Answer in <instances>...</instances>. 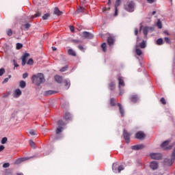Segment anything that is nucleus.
<instances>
[{"label":"nucleus","instance_id":"obj_20","mask_svg":"<svg viewBox=\"0 0 175 175\" xmlns=\"http://www.w3.org/2000/svg\"><path fill=\"white\" fill-rule=\"evenodd\" d=\"M107 44L109 46H113V44H114V38H113L111 36L108 37Z\"/></svg>","mask_w":175,"mask_h":175},{"label":"nucleus","instance_id":"obj_40","mask_svg":"<svg viewBox=\"0 0 175 175\" xmlns=\"http://www.w3.org/2000/svg\"><path fill=\"white\" fill-rule=\"evenodd\" d=\"M6 142H8V137H4L1 139V144H5Z\"/></svg>","mask_w":175,"mask_h":175},{"label":"nucleus","instance_id":"obj_3","mask_svg":"<svg viewBox=\"0 0 175 175\" xmlns=\"http://www.w3.org/2000/svg\"><path fill=\"white\" fill-rule=\"evenodd\" d=\"M118 80L119 95L122 96L123 95L124 92H125V91L124 90V89L121 88L125 87V82L124 81V78L122 77H118Z\"/></svg>","mask_w":175,"mask_h":175},{"label":"nucleus","instance_id":"obj_37","mask_svg":"<svg viewBox=\"0 0 175 175\" xmlns=\"http://www.w3.org/2000/svg\"><path fill=\"white\" fill-rule=\"evenodd\" d=\"M10 79H12V75H9L8 78H5L4 80L3 81L2 83L6 84V83H8V81H9Z\"/></svg>","mask_w":175,"mask_h":175},{"label":"nucleus","instance_id":"obj_21","mask_svg":"<svg viewBox=\"0 0 175 175\" xmlns=\"http://www.w3.org/2000/svg\"><path fill=\"white\" fill-rule=\"evenodd\" d=\"M21 95V90L20 89L15 90L14 92V98H18Z\"/></svg>","mask_w":175,"mask_h":175},{"label":"nucleus","instance_id":"obj_49","mask_svg":"<svg viewBox=\"0 0 175 175\" xmlns=\"http://www.w3.org/2000/svg\"><path fill=\"white\" fill-rule=\"evenodd\" d=\"M7 35L8 36H12V35H13V31H12V29H9L8 31H7Z\"/></svg>","mask_w":175,"mask_h":175},{"label":"nucleus","instance_id":"obj_32","mask_svg":"<svg viewBox=\"0 0 175 175\" xmlns=\"http://www.w3.org/2000/svg\"><path fill=\"white\" fill-rule=\"evenodd\" d=\"M53 94H55L54 91H53V90H48V91L45 92V96H46L53 95Z\"/></svg>","mask_w":175,"mask_h":175},{"label":"nucleus","instance_id":"obj_56","mask_svg":"<svg viewBox=\"0 0 175 175\" xmlns=\"http://www.w3.org/2000/svg\"><path fill=\"white\" fill-rule=\"evenodd\" d=\"M27 77H28V73L25 72L23 75V79H27Z\"/></svg>","mask_w":175,"mask_h":175},{"label":"nucleus","instance_id":"obj_41","mask_svg":"<svg viewBox=\"0 0 175 175\" xmlns=\"http://www.w3.org/2000/svg\"><path fill=\"white\" fill-rule=\"evenodd\" d=\"M50 16V14L47 13L42 16V20H47L49 18V16Z\"/></svg>","mask_w":175,"mask_h":175},{"label":"nucleus","instance_id":"obj_16","mask_svg":"<svg viewBox=\"0 0 175 175\" xmlns=\"http://www.w3.org/2000/svg\"><path fill=\"white\" fill-rule=\"evenodd\" d=\"M118 106L119 107V111L120 113L121 114L122 117H124L125 116V111L124 110V107H122V105L118 103Z\"/></svg>","mask_w":175,"mask_h":175},{"label":"nucleus","instance_id":"obj_24","mask_svg":"<svg viewBox=\"0 0 175 175\" xmlns=\"http://www.w3.org/2000/svg\"><path fill=\"white\" fill-rule=\"evenodd\" d=\"M135 53L137 54V55H142V54H143V52L142 51V50H140V49H139V45H136L135 46Z\"/></svg>","mask_w":175,"mask_h":175},{"label":"nucleus","instance_id":"obj_30","mask_svg":"<svg viewBox=\"0 0 175 175\" xmlns=\"http://www.w3.org/2000/svg\"><path fill=\"white\" fill-rule=\"evenodd\" d=\"M27 85V83H25V81H21L20 83H19V87L21 88H25Z\"/></svg>","mask_w":175,"mask_h":175},{"label":"nucleus","instance_id":"obj_27","mask_svg":"<svg viewBox=\"0 0 175 175\" xmlns=\"http://www.w3.org/2000/svg\"><path fill=\"white\" fill-rule=\"evenodd\" d=\"M116 88V84H114V82H111L109 84V90L111 91H113V90H115Z\"/></svg>","mask_w":175,"mask_h":175},{"label":"nucleus","instance_id":"obj_5","mask_svg":"<svg viewBox=\"0 0 175 175\" xmlns=\"http://www.w3.org/2000/svg\"><path fill=\"white\" fill-rule=\"evenodd\" d=\"M124 9L126 12H129L130 13L135 12V2H129L127 4L124 5Z\"/></svg>","mask_w":175,"mask_h":175},{"label":"nucleus","instance_id":"obj_11","mask_svg":"<svg viewBox=\"0 0 175 175\" xmlns=\"http://www.w3.org/2000/svg\"><path fill=\"white\" fill-rule=\"evenodd\" d=\"M29 57V53H25L21 57L22 59V66H25L27 64V59Z\"/></svg>","mask_w":175,"mask_h":175},{"label":"nucleus","instance_id":"obj_23","mask_svg":"<svg viewBox=\"0 0 175 175\" xmlns=\"http://www.w3.org/2000/svg\"><path fill=\"white\" fill-rule=\"evenodd\" d=\"M55 80L56 83H59V84H61V83H62V77L59 75H55Z\"/></svg>","mask_w":175,"mask_h":175},{"label":"nucleus","instance_id":"obj_57","mask_svg":"<svg viewBox=\"0 0 175 175\" xmlns=\"http://www.w3.org/2000/svg\"><path fill=\"white\" fill-rule=\"evenodd\" d=\"M3 150H5V146L1 145V146H0V152H1V151H3Z\"/></svg>","mask_w":175,"mask_h":175},{"label":"nucleus","instance_id":"obj_28","mask_svg":"<svg viewBox=\"0 0 175 175\" xmlns=\"http://www.w3.org/2000/svg\"><path fill=\"white\" fill-rule=\"evenodd\" d=\"M138 47H140L141 49H146V41L142 40V42L139 44H137Z\"/></svg>","mask_w":175,"mask_h":175},{"label":"nucleus","instance_id":"obj_45","mask_svg":"<svg viewBox=\"0 0 175 175\" xmlns=\"http://www.w3.org/2000/svg\"><path fill=\"white\" fill-rule=\"evenodd\" d=\"M83 12H84V7H80L79 8L77 9L78 13H81Z\"/></svg>","mask_w":175,"mask_h":175},{"label":"nucleus","instance_id":"obj_44","mask_svg":"<svg viewBox=\"0 0 175 175\" xmlns=\"http://www.w3.org/2000/svg\"><path fill=\"white\" fill-rule=\"evenodd\" d=\"M27 65H33V59H29L27 62Z\"/></svg>","mask_w":175,"mask_h":175},{"label":"nucleus","instance_id":"obj_42","mask_svg":"<svg viewBox=\"0 0 175 175\" xmlns=\"http://www.w3.org/2000/svg\"><path fill=\"white\" fill-rule=\"evenodd\" d=\"M23 48V44L21 43H17L16 44V50H20V49Z\"/></svg>","mask_w":175,"mask_h":175},{"label":"nucleus","instance_id":"obj_2","mask_svg":"<svg viewBox=\"0 0 175 175\" xmlns=\"http://www.w3.org/2000/svg\"><path fill=\"white\" fill-rule=\"evenodd\" d=\"M57 125L59 127H57L56 129V137L55 138V140H58V139H61L62 137V135H61L60 133L61 132H62V131H64V127L62 126H65V125H66V123H65L64 120H59L57 122Z\"/></svg>","mask_w":175,"mask_h":175},{"label":"nucleus","instance_id":"obj_43","mask_svg":"<svg viewBox=\"0 0 175 175\" xmlns=\"http://www.w3.org/2000/svg\"><path fill=\"white\" fill-rule=\"evenodd\" d=\"M68 66H64V67H62V68L60 69V71H61V72H66V70H68Z\"/></svg>","mask_w":175,"mask_h":175},{"label":"nucleus","instance_id":"obj_38","mask_svg":"<svg viewBox=\"0 0 175 175\" xmlns=\"http://www.w3.org/2000/svg\"><path fill=\"white\" fill-rule=\"evenodd\" d=\"M110 104H111V106H116V99L113 98H111Z\"/></svg>","mask_w":175,"mask_h":175},{"label":"nucleus","instance_id":"obj_31","mask_svg":"<svg viewBox=\"0 0 175 175\" xmlns=\"http://www.w3.org/2000/svg\"><path fill=\"white\" fill-rule=\"evenodd\" d=\"M156 43L159 46H161L163 44V40L162 38H159V39L157 40Z\"/></svg>","mask_w":175,"mask_h":175},{"label":"nucleus","instance_id":"obj_18","mask_svg":"<svg viewBox=\"0 0 175 175\" xmlns=\"http://www.w3.org/2000/svg\"><path fill=\"white\" fill-rule=\"evenodd\" d=\"M130 100L133 103H136L139 100V96L137 95H133L130 98Z\"/></svg>","mask_w":175,"mask_h":175},{"label":"nucleus","instance_id":"obj_4","mask_svg":"<svg viewBox=\"0 0 175 175\" xmlns=\"http://www.w3.org/2000/svg\"><path fill=\"white\" fill-rule=\"evenodd\" d=\"M175 161V148L172 150V153L171 155V159H164V164L166 166H172L173 163H174Z\"/></svg>","mask_w":175,"mask_h":175},{"label":"nucleus","instance_id":"obj_36","mask_svg":"<svg viewBox=\"0 0 175 175\" xmlns=\"http://www.w3.org/2000/svg\"><path fill=\"white\" fill-rule=\"evenodd\" d=\"M157 27L159 28V29H161V28H162V22H161V20L157 21Z\"/></svg>","mask_w":175,"mask_h":175},{"label":"nucleus","instance_id":"obj_10","mask_svg":"<svg viewBox=\"0 0 175 175\" xmlns=\"http://www.w3.org/2000/svg\"><path fill=\"white\" fill-rule=\"evenodd\" d=\"M135 138L138 139L139 140H143V139L146 138V134L143 131H138L135 134Z\"/></svg>","mask_w":175,"mask_h":175},{"label":"nucleus","instance_id":"obj_6","mask_svg":"<svg viewBox=\"0 0 175 175\" xmlns=\"http://www.w3.org/2000/svg\"><path fill=\"white\" fill-rule=\"evenodd\" d=\"M149 156L152 159H156L157 161H159L162 159V157H163L162 153H159V152H156V153L152 152L149 154Z\"/></svg>","mask_w":175,"mask_h":175},{"label":"nucleus","instance_id":"obj_15","mask_svg":"<svg viewBox=\"0 0 175 175\" xmlns=\"http://www.w3.org/2000/svg\"><path fill=\"white\" fill-rule=\"evenodd\" d=\"M28 159H29V158H28V157L19 158V159H16V161H15V163L16 165H18L19 163H21L22 162H25V161H28Z\"/></svg>","mask_w":175,"mask_h":175},{"label":"nucleus","instance_id":"obj_51","mask_svg":"<svg viewBox=\"0 0 175 175\" xmlns=\"http://www.w3.org/2000/svg\"><path fill=\"white\" fill-rule=\"evenodd\" d=\"M24 27L25 29H29V27H31V25L29 23H26L24 25Z\"/></svg>","mask_w":175,"mask_h":175},{"label":"nucleus","instance_id":"obj_34","mask_svg":"<svg viewBox=\"0 0 175 175\" xmlns=\"http://www.w3.org/2000/svg\"><path fill=\"white\" fill-rule=\"evenodd\" d=\"M42 15V12L41 11H36V14L33 16V18H35V17H40Z\"/></svg>","mask_w":175,"mask_h":175},{"label":"nucleus","instance_id":"obj_59","mask_svg":"<svg viewBox=\"0 0 175 175\" xmlns=\"http://www.w3.org/2000/svg\"><path fill=\"white\" fill-rule=\"evenodd\" d=\"M70 30L71 31V32H75V27L70 26Z\"/></svg>","mask_w":175,"mask_h":175},{"label":"nucleus","instance_id":"obj_33","mask_svg":"<svg viewBox=\"0 0 175 175\" xmlns=\"http://www.w3.org/2000/svg\"><path fill=\"white\" fill-rule=\"evenodd\" d=\"M106 47H107L106 42H104V43H103V44H101V48H102L103 51L104 53H106V51H107Z\"/></svg>","mask_w":175,"mask_h":175},{"label":"nucleus","instance_id":"obj_17","mask_svg":"<svg viewBox=\"0 0 175 175\" xmlns=\"http://www.w3.org/2000/svg\"><path fill=\"white\" fill-rule=\"evenodd\" d=\"M64 118L65 121H70L72 120V115L69 112H66Z\"/></svg>","mask_w":175,"mask_h":175},{"label":"nucleus","instance_id":"obj_64","mask_svg":"<svg viewBox=\"0 0 175 175\" xmlns=\"http://www.w3.org/2000/svg\"><path fill=\"white\" fill-rule=\"evenodd\" d=\"M16 175H24L23 173H18Z\"/></svg>","mask_w":175,"mask_h":175},{"label":"nucleus","instance_id":"obj_35","mask_svg":"<svg viewBox=\"0 0 175 175\" xmlns=\"http://www.w3.org/2000/svg\"><path fill=\"white\" fill-rule=\"evenodd\" d=\"M29 145L31 146V148H36V146L35 144V142H33V141L32 140H29Z\"/></svg>","mask_w":175,"mask_h":175},{"label":"nucleus","instance_id":"obj_60","mask_svg":"<svg viewBox=\"0 0 175 175\" xmlns=\"http://www.w3.org/2000/svg\"><path fill=\"white\" fill-rule=\"evenodd\" d=\"M148 3H154L156 0H146Z\"/></svg>","mask_w":175,"mask_h":175},{"label":"nucleus","instance_id":"obj_47","mask_svg":"<svg viewBox=\"0 0 175 175\" xmlns=\"http://www.w3.org/2000/svg\"><path fill=\"white\" fill-rule=\"evenodd\" d=\"M29 134L31 135V136H35V135H36V131L35 130H31Z\"/></svg>","mask_w":175,"mask_h":175},{"label":"nucleus","instance_id":"obj_53","mask_svg":"<svg viewBox=\"0 0 175 175\" xmlns=\"http://www.w3.org/2000/svg\"><path fill=\"white\" fill-rule=\"evenodd\" d=\"M13 64L14 66V68H18V64H17V62L16 60H13Z\"/></svg>","mask_w":175,"mask_h":175},{"label":"nucleus","instance_id":"obj_52","mask_svg":"<svg viewBox=\"0 0 175 175\" xmlns=\"http://www.w3.org/2000/svg\"><path fill=\"white\" fill-rule=\"evenodd\" d=\"M10 166V163H5L3 165V167L6 168V167H9Z\"/></svg>","mask_w":175,"mask_h":175},{"label":"nucleus","instance_id":"obj_61","mask_svg":"<svg viewBox=\"0 0 175 175\" xmlns=\"http://www.w3.org/2000/svg\"><path fill=\"white\" fill-rule=\"evenodd\" d=\"M52 50H53V51H57V48L52 46Z\"/></svg>","mask_w":175,"mask_h":175},{"label":"nucleus","instance_id":"obj_46","mask_svg":"<svg viewBox=\"0 0 175 175\" xmlns=\"http://www.w3.org/2000/svg\"><path fill=\"white\" fill-rule=\"evenodd\" d=\"M4 73H5V68H0V76H3Z\"/></svg>","mask_w":175,"mask_h":175},{"label":"nucleus","instance_id":"obj_54","mask_svg":"<svg viewBox=\"0 0 175 175\" xmlns=\"http://www.w3.org/2000/svg\"><path fill=\"white\" fill-rule=\"evenodd\" d=\"M78 49H79V50L81 51H83L84 52V46H81V45H79L78 46Z\"/></svg>","mask_w":175,"mask_h":175},{"label":"nucleus","instance_id":"obj_25","mask_svg":"<svg viewBox=\"0 0 175 175\" xmlns=\"http://www.w3.org/2000/svg\"><path fill=\"white\" fill-rule=\"evenodd\" d=\"M143 33L145 38H147V35H148V26H146L143 29Z\"/></svg>","mask_w":175,"mask_h":175},{"label":"nucleus","instance_id":"obj_14","mask_svg":"<svg viewBox=\"0 0 175 175\" xmlns=\"http://www.w3.org/2000/svg\"><path fill=\"white\" fill-rule=\"evenodd\" d=\"M142 148H144V145L143 144L135 145L131 146V150H135V151H137L138 150H142Z\"/></svg>","mask_w":175,"mask_h":175},{"label":"nucleus","instance_id":"obj_62","mask_svg":"<svg viewBox=\"0 0 175 175\" xmlns=\"http://www.w3.org/2000/svg\"><path fill=\"white\" fill-rule=\"evenodd\" d=\"M108 5L110 6L111 5V0H108Z\"/></svg>","mask_w":175,"mask_h":175},{"label":"nucleus","instance_id":"obj_12","mask_svg":"<svg viewBox=\"0 0 175 175\" xmlns=\"http://www.w3.org/2000/svg\"><path fill=\"white\" fill-rule=\"evenodd\" d=\"M83 38H85V39H93L94 38V34L91 33L88 31H83Z\"/></svg>","mask_w":175,"mask_h":175},{"label":"nucleus","instance_id":"obj_1","mask_svg":"<svg viewBox=\"0 0 175 175\" xmlns=\"http://www.w3.org/2000/svg\"><path fill=\"white\" fill-rule=\"evenodd\" d=\"M31 81L33 83H35L38 87H39L42 83H44V75L42 73L34 75L31 77Z\"/></svg>","mask_w":175,"mask_h":175},{"label":"nucleus","instance_id":"obj_9","mask_svg":"<svg viewBox=\"0 0 175 175\" xmlns=\"http://www.w3.org/2000/svg\"><path fill=\"white\" fill-rule=\"evenodd\" d=\"M123 137L126 143H129V142H131V134H129L126 130L123 131Z\"/></svg>","mask_w":175,"mask_h":175},{"label":"nucleus","instance_id":"obj_48","mask_svg":"<svg viewBox=\"0 0 175 175\" xmlns=\"http://www.w3.org/2000/svg\"><path fill=\"white\" fill-rule=\"evenodd\" d=\"M154 27H148V32H154Z\"/></svg>","mask_w":175,"mask_h":175},{"label":"nucleus","instance_id":"obj_39","mask_svg":"<svg viewBox=\"0 0 175 175\" xmlns=\"http://www.w3.org/2000/svg\"><path fill=\"white\" fill-rule=\"evenodd\" d=\"M122 170H124L123 165H118V173H120Z\"/></svg>","mask_w":175,"mask_h":175},{"label":"nucleus","instance_id":"obj_13","mask_svg":"<svg viewBox=\"0 0 175 175\" xmlns=\"http://www.w3.org/2000/svg\"><path fill=\"white\" fill-rule=\"evenodd\" d=\"M121 5V0H116L115 3V13L114 16L118 14V6Z\"/></svg>","mask_w":175,"mask_h":175},{"label":"nucleus","instance_id":"obj_63","mask_svg":"<svg viewBox=\"0 0 175 175\" xmlns=\"http://www.w3.org/2000/svg\"><path fill=\"white\" fill-rule=\"evenodd\" d=\"M139 40H140V38L137 37V42H139Z\"/></svg>","mask_w":175,"mask_h":175},{"label":"nucleus","instance_id":"obj_55","mask_svg":"<svg viewBox=\"0 0 175 175\" xmlns=\"http://www.w3.org/2000/svg\"><path fill=\"white\" fill-rule=\"evenodd\" d=\"M164 40L166 42V43H170V39H169L167 37H165Z\"/></svg>","mask_w":175,"mask_h":175},{"label":"nucleus","instance_id":"obj_8","mask_svg":"<svg viewBox=\"0 0 175 175\" xmlns=\"http://www.w3.org/2000/svg\"><path fill=\"white\" fill-rule=\"evenodd\" d=\"M149 167L151 169V170H157V169L159 167V164L158 163V161H151L149 164Z\"/></svg>","mask_w":175,"mask_h":175},{"label":"nucleus","instance_id":"obj_50","mask_svg":"<svg viewBox=\"0 0 175 175\" xmlns=\"http://www.w3.org/2000/svg\"><path fill=\"white\" fill-rule=\"evenodd\" d=\"M160 102L163 103V105H166V100H165V98L162 97L160 100Z\"/></svg>","mask_w":175,"mask_h":175},{"label":"nucleus","instance_id":"obj_29","mask_svg":"<svg viewBox=\"0 0 175 175\" xmlns=\"http://www.w3.org/2000/svg\"><path fill=\"white\" fill-rule=\"evenodd\" d=\"M54 14H57V16H61L62 14V12H61L59 9H58V8H55Z\"/></svg>","mask_w":175,"mask_h":175},{"label":"nucleus","instance_id":"obj_26","mask_svg":"<svg viewBox=\"0 0 175 175\" xmlns=\"http://www.w3.org/2000/svg\"><path fill=\"white\" fill-rule=\"evenodd\" d=\"M68 54L69 55H72V57H76V52H75V51H73L72 49H68Z\"/></svg>","mask_w":175,"mask_h":175},{"label":"nucleus","instance_id":"obj_19","mask_svg":"<svg viewBox=\"0 0 175 175\" xmlns=\"http://www.w3.org/2000/svg\"><path fill=\"white\" fill-rule=\"evenodd\" d=\"M112 170L113 173H118V164L113 163L112 165Z\"/></svg>","mask_w":175,"mask_h":175},{"label":"nucleus","instance_id":"obj_22","mask_svg":"<svg viewBox=\"0 0 175 175\" xmlns=\"http://www.w3.org/2000/svg\"><path fill=\"white\" fill-rule=\"evenodd\" d=\"M64 83L66 90H68V88L70 87V80L66 79L64 81Z\"/></svg>","mask_w":175,"mask_h":175},{"label":"nucleus","instance_id":"obj_58","mask_svg":"<svg viewBox=\"0 0 175 175\" xmlns=\"http://www.w3.org/2000/svg\"><path fill=\"white\" fill-rule=\"evenodd\" d=\"M134 33L135 36H137V33H139V30L137 29V28H135Z\"/></svg>","mask_w":175,"mask_h":175},{"label":"nucleus","instance_id":"obj_7","mask_svg":"<svg viewBox=\"0 0 175 175\" xmlns=\"http://www.w3.org/2000/svg\"><path fill=\"white\" fill-rule=\"evenodd\" d=\"M169 143H170V141L166 140L161 143V148H163L164 150H172L173 148V146H169Z\"/></svg>","mask_w":175,"mask_h":175}]
</instances>
